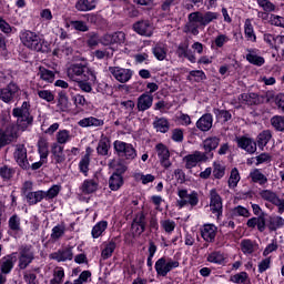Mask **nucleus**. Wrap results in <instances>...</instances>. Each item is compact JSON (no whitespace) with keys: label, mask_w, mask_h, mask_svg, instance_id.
I'll return each instance as SVG.
<instances>
[{"label":"nucleus","mask_w":284,"mask_h":284,"mask_svg":"<svg viewBox=\"0 0 284 284\" xmlns=\"http://www.w3.org/2000/svg\"><path fill=\"white\" fill-rule=\"evenodd\" d=\"M67 74L71 81H78L82 92H92V85L97 83V72L88 63L71 64L67 70Z\"/></svg>","instance_id":"1"},{"label":"nucleus","mask_w":284,"mask_h":284,"mask_svg":"<svg viewBox=\"0 0 284 284\" xmlns=\"http://www.w3.org/2000/svg\"><path fill=\"white\" fill-rule=\"evenodd\" d=\"M216 19H219L217 12H192L189 14L187 30L191 34L196 36L199 34V28H205V26H210V23H212V21H216Z\"/></svg>","instance_id":"2"},{"label":"nucleus","mask_w":284,"mask_h":284,"mask_svg":"<svg viewBox=\"0 0 284 284\" xmlns=\"http://www.w3.org/2000/svg\"><path fill=\"white\" fill-rule=\"evenodd\" d=\"M19 39L28 50H32L33 52H43V44L45 40L41 38L37 32L28 29H23L20 31Z\"/></svg>","instance_id":"3"},{"label":"nucleus","mask_w":284,"mask_h":284,"mask_svg":"<svg viewBox=\"0 0 284 284\" xmlns=\"http://www.w3.org/2000/svg\"><path fill=\"white\" fill-rule=\"evenodd\" d=\"M12 115L17 119V126L21 132H26L34 119L30 114V103L23 102L21 106L12 110Z\"/></svg>","instance_id":"4"},{"label":"nucleus","mask_w":284,"mask_h":284,"mask_svg":"<svg viewBox=\"0 0 284 284\" xmlns=\"http://www.w3.org/2000/svg\"><path fill=\"white\" fill-rule=\"evenodd\" d=\"M180 265L181 263L179 262V260L163 256L155 262L154 267L156 275L165 278V276H168V274H170L172 270H176Z\"/></svg>","instance_id":"5"},{"label":"nucleus","mask_w":284,"mask_h":284,"mask_svg":"<svg viewBox=\"0 0 284 284\" xmlns=\"http://www.w3.org/2000/svg\"><path fill=\"white\" fill-rule=\"evenodd\" d=\"M113 148L118 156L128 163H132L136 159V149L130 143L116 140L113 142Z\"/></svg>","instance_id":"6"},{"label":"nucleus","mask_w":284,"mask_h":284,"mask_svg":"<svg viewBox=\"0 0 284 284\" xmlns=\"http://www.w3.org/2000/svg\"><path fill=\"white\" fill-rule=\"evenodd\" d=\"M178 196L176 205L180 209L185 207V205H191V207L199 205V194H196V192L190 194L187 193V190L179 189Z\"/></svg>","instance_id":"7"},{"label":"nucleus","mask_w":284,"mask_h":284,"mask_svg":"<svg viewBox=\"0 0 284 284\" xmlns=\"http://www.w3.org/2000/svg\"><path fill=\"white\" fill-rule=\"evenodd\" d=\"M258 195L263 201H266L267 203H272V205H275V207H277L278 214L284 213V199L278 196L276 192L272 190H262L260 191Z\"/></svg>","instance_id":"8"},{"label":"nucleus","mask_w":284,"mask_h":284,"mask_svg":"<svg viewBox=\"0 0 284 284\" xmlns=\"http://www.w3.org/2000/svg\"><path fill=\"white\" fill-rule=\"evenodd\" d=\"M109 72L113 79H115V81H119V83H128V81H130L134 74L132 69H125L121 67H110Z\"/></svg>","instance_id":"9"},{"label":"nucleus","mask_w":284,"mask_h":284,"mask_svg":"<svg viewBox=\"0 0 284 284\" xmlns=\"http://www.w3.org/2000/svg\"><path fill=\"white\" fill-rule=\"evenodd\" d=\"M205 161H207V153H203L201 151H195L183 158V163L186 170H193V168H196L199 163H203Z\"/></svg>","instance_id":"10"},{"label":"nucleus","mask_w":284,"mask_h":284,"mask_svg":"<svg viewBox=\"0 0 284 284\" xmlns=\"http://www.w3.org/2000/svg\"><path fill=\"white\" fill-rule=\"evenodd\" d=\"M34 261V251L32 250L31 246H23L19 251V256H18V267L20 270H26L30 263Z\"/></svg>","instance_id":"11"},{"label":"nucleus","mask_w":284,"mask_h":284,"mask_svg":"<svg viewBox=\"0 0 284 284\" xmlns=\"http://www.w3.org/2000/svg\"><path fill=\"white\" fill-rule=\"evenodd\" d=\"M13 156L14 161L22 168V170H28V168H30V162H28V149H26V145L18 144Z\"/></svg>","instance_id":"12"},{"label":"nucleus","mask_w":284,"mask_h":284,"mask_svg":"<svg viewBox=\"0 0 284 284\" xmlns=\"http://www.w3.org/2000/svg\"><path fill=\"white\" fill-rule=\"evenodd\" d=\"M133 30L141 37H152L154 34V24L148 20L138 21L133 24Z\"/></svg>","instance_id":"13"},{"label":"nucleus","mask_w":284,"mask_h":284,"mask_svg":"<svg viewBox=\"0 0 284 284\" xmlns=\"http://www.w3.org/2000/svg\"><path fill=\"white\" fill-rule=\"evenodd\" d=\"M17 94H19V85L9 83L6 88L0 89V101H3V103H11Z\"/></svg>","instance_id":"14"},{"label":"nucleus","mask_w":284,"mask_h":284,"mask_svg":"<svg viewBox=\"0 0 284 284\" xmlns=\"http://www.w3.org/2000/svg\"><path fill=\"white\" fill-rule=\"evenodd\" d=\"M155 150L162 168H165V170H168V168H172V162L170 161V150L168 146H165L163 143H159L156 144Z\"/></svg>","instance_id":"15"},{"label":"nucleus","mask_w":284,"mask_h":284,"mask_svg":"<svg viewBox=\"0 0 284 284\" xmlns=\"http://www.w3.org/2000/svg\"><path fill=\"white\" fill-rule=\"evenodd\" d=\"M49 258L57 261L58 263H65V261H72L74 258V253L72 248H60L49 255Z\"/></svg>","instance_id":"16"},{"label":"nucleus","mask_w":284,"mask_h":284,"mask_svg":"<svg viewBox=\"0 0 284 284\" xmlns=\"http://www.w3.org/2000/svg\"><path fill=\"white\" fill-rule=\"evenodd\" d=\"M101 42L103 45H114V43L121 45L122 43H125V33L123 31H118L115 33L105 34Z\"/></svg>","instance_id":"17"},{"label":"nucleus","mask_w":284,"mask_h":284,"mask_svg":"<svg viewBox=\"0 0 284 284\" xmlns=\"http://www.w3.org/2000/svg\"><path fill=\"white\" fill-rule=\"evenodd\" d=\"M210 207L213 214H220L223 210V201L221 195L216 192V189L210 191Z\"/></svg>","instance_id":"18"},{"label":"nucleus","mask_w":284,"mask_h":284,"mask_svg":"<svg viewBox=\"0 0 284 284\" xmlns=\"http://www.w3.org/2000/svg\"><path fill=\"white\" fill-rule=\"evenodd\" d=\"M14 263H17V253L6 255L0 260V272L2 274H10L14 267Z\"/></svg>","instance_id":"19"},{"label":"nucleus","mask_w":284,"mask_h":284,"mask_svg":"<svg viewBox=\"0 0 284 284\" xmlns=\"http://www.w3.org/2000/svg\"><path fill=\"white\" fill-rule=\"evenodd\" d=\"M237 148L244 150L248 154L256 152V142L252 138L241 136L236 138Z\"/></svg>","instance_id":"20"},{"label":"nucleus","mask_w":284,"mask_h":284,"mask_svg":"<svg viewBox=\"0 0 284 284\" xmlns=\"http://www.w3.org/2000/svg\"><path fill=\"white\" fill-rule=\"evenodd\" d=\"M152 103H154V97L150 93H143L138 98L136 108L139 112H145V110H150L152 108Z\"/></svg>","instance_id":"21"},{"label":"nucleus","mask_w":284,"mask_h":284,"mask_svg":"<svg viewBox=\"0 0 284 284\" xmlns=\"http://www.w3.org/2000/svg\"><path fill=\"white\" fill-rule=\"evenodd\" d=\"M217 227L214 224H204L201 229V236L206 243H212L216 239Z\"/></svg>","instance_id":"22"},{"label":"nucleus","mask_w":284,"mask_h":284,"mask_svg":"<svg viewBox=\"0 0 284 284\" xmlns=\"http://www.w3.org/2000/svg\"><path fill=\"white\" fill-rule=\"evenodd\" d=\"M152 53L158 61H165L168 59V44L164 42H158L152 48Z\"/></svg>","instance_id":"23"},{"label":"nucleus","mask_w":284,"mask_h":284,"mask_svg":"<svg viewBox=\"0 0 284 284\" xmlns=\"http://www.w3.org/2000/svg\"><path fill=\"white\" fill-rule=\"evenodd\" d=\"M247 52L248 53L246 54V61H248V63H252V65H257L258 68L265 64V58L258 54V50L248 49Z\"/></svg>","instance_id":"24"},{"label":"nucleus","mask_w":284,"mask_h":284,"mask_svg":"<svg viewBox=\"0 0 284 284\" xmlns=\"http://www.w3.org/2000/svg\"><path fill=\"white\" fill-rule=\"evenodd\" d=\"M190 44L187 42H182L178 47V57H184L185 59H189L191 63H196V55L192 53V51H189Z\"/></svg>","instance_id":"25"},{"label":"nucleus","mask_w":284,"mask_h":284,"mask_svg":"<svg viewBox=\"0 0 284 284\" xmlns=\"http://www.w3.org/2000/svg\"><path fill=\"white\" fill-rule=\"evenodd\" d=\"M213 121L214 120L212 119V114L206 113L197 120L196 128L202 132H209V130H212Z\"/></svg>","instance_id":"26"},{"label":"nucleus","mask_w":284,"mask_h":284,"mask_svg":"<svg viewBox=\"0 0 284 284\" xmlns=\"http://www.w3.org/2000/svg\"><path fill=\"white\" fill-rule=\"evenodd\" d=\"M206 261L215 265H225L227 263V255L221 251H214L207 255Z\"/></svg>","instance_id":"27"},{"label":"nucleus","mask_w":284,"mask_h":284,"mask_svg":"<svg viewBox=\"0 0 284 284\" xmlns=\"http://www.w3.org/2000/svg\"><path fill=\"white\" fill-rule=\"evenodd\" d=\"M24 199L28 205H37V203H41L43 199H45V191H31Z\"/></svg>","instance_id":"28"},{"label":"nucleus","mask_w":284,"mask_h":284,"mask_svg":"<svg viewBox=\"0 0 284 284\" xmlns=\"http://www.w3.org/2000/svg\"><path fill=\"white\" fill-rule=\"evenodd\" d=\"M97 8V0H78L75 2V10L78 12H90Z\"/></svg>","instance_id":"29"},{"label":"nucleus","mask_w":284,"mask_h":284,"mask_svg":"<svg viewBox=\"0 0 284 284\" xmlns=\"http://www.w3.org/2000/svg\"><path fill=\"white\" fill-rule=\"evenodd\" d=\"M103 124V120L94 116L83 118L78 122V125H80V128H101Z\"/></svg>","instance_id":"30"},{"label":"nucleus","mask_w":284,"mask_h":284,"mask_svg":"<svg viewBox=\"0 0 284 284\" xmlns=\"http://www.w3.org/2000/svg\"><path fill=\"white\" fill-rule=\"evenodd\" d=\"M109 187L112 192H118L123 187V175L119 173H113L109 179Z\"/></svg>","instance_id":"31"},{"label":"nucleus","mask_w":284,"mask_h":284,"mask_svg":"<svg viewBox=\"0 0 284 284\" xmlns=\"http://www.w3.org/2000/svg\"><path fill=\"white\" fill-rule=\"evenodd\" d=\"M9 231L11 234H22L23 230L21 229V217L14 214L9 219Z\"/></svg>","instance_id":"32"},{"label":"nucleus","mask_w":284,"mask_h":284,"mask_svg":"<svg viewBox=\"0 0 284 284\" xmlns=\"http://www.w3.org/2000/svg\"><path fill=\"white\" fill-rule=\"evenodd\" d=\"M80 190L82 194H94L99 190V183L94 180H84Z\"/></svg>","instance_id":"33"},{"label":"nucleus","mask_w":284,"mask_h":284,"mask_svg":"<svg viewBox=\"0 0 284 284\" xmlns=\"http://www.w3.org/2000/svg\"><path fill=\"white\" fill-rule=\"evenodd\" d=\"M108 230V221L98 222L91 230L92 239H101L103 233Z\"/></svg>","instance_id":"34"},{"label":"nucleus","mask_w":284,"mask_h":284,"mask_svg":"<svg viewBox=\"0 0 284 284\" xmlns=\"http://www.w3.org/2000/svg\"><path fill=\"white\" fill-rule=\"evenodd\" d=\"M244 36L252 43H256V32H254V26H252L251 19H246L244 22Z\"/></svg>","instance_id":"35"},{"label":"nucleus","mask_w":284,"mask_h":284,"mask_svg":"<svg viewBox=\"0 0 284 284\" xmlns=\"http://www.w3.org/2000/svg\"><path fill=\"white\" fill-rule=\"evenodd\" d=\"M38 152L40 158L47 159L50 154V144L48 143V140L44 138H40L38 141Z\"/></svg>","instance_id":"36"},{"label":"nucleus","mask_w":284,"mask_h":284,"mask_svg":"<svg viewBox=\"0 0 284 284\" xmlns=\"http://www.w3.org/2000/svg\"><path fill=\"white\" fill-rule=\"evenodd\" d=\"M153 128L156 132L165 134V132L170 130V122H168V119L165 118H156L153 122Z\"/></svg>","instance_id":"37"},{"label":"nucleus","mask_w":284,"mask_h":284,"mask_svg":"<svg viewBox=\"0 0 284 284\" xmlns=\"http://www.w3.org/2000/svg\"><path fill=\"white\" fill-rule=\"evenodd\" d=\"M132 232L135 233L136 236H140V234L145 232V217L143 215L133 221Z\"/></svg>","instance_id":"38"},{"label":"nucleus","mask_w":284,"mask_h":284,"mask_svg":"<svg viewBox=\"0 0 284 284\" xmlns=\"http://www.w3.org/2000/svg\"><path fill=\"white\" fill-rule=\"evenodd\" d=\"M38 77H40V79L42 81H45V83H54L55 74L50 69H47L44 67H40L39 72H38Z\"/></svg>","instance_id":"39"},{"label":"nucleus","mask_w":284,"mask_h":284,"mask_svg":"<svg viewBox=\"0 0 284 284\" xmlns=\"http://www.w3.org/2000/svg\"><path fill=\"white\" fill-rule=\"evenodd\" d=\"M250 178L253 183H258V185H265V183H267V176H265L258 169L251 171Z\"/></svg>","instance_id":"40"},{"label":"nucleus","mask_w":284,"mask_h":284,"mask_svg":"<svg viewBox=\"0 0 284 284\" xmlns=\"http://www.w3.org/2000/svg\"><path fill=\"white\" fill-rule=\"evenodd\" d=\"M271 140H272V132L270 130H265V131L261 132L257 135V145H258L260 150H263L265 148V145H267V143H270Z\"/></svg>","instance_id":"41"},{"label":"nucleus","mask_w":284,"mask_h":284,"mask_svg":"<svg viewBox=\"0 0 284 284\" xmlns=\"http://www.w3.org/2000/svg\"><path fill=\"white\" fill-rule=\"evenodd\" d=\"M55 139L57 143L60 145H65V143H70L72 141V135L69 130L63 129L57 133Z\"/></svg>","instance_id":"42"},{"label":"nucleus","mask_w":284,"mask_h":284,"mask_svg":"<svg viewBox=\"0 0 284 284\" xmlns=\"http://www.w3.org/2000/svg\"><path fill=\"white\" fill-rule=\"evenodd\" d=\"M51 152L53 156H55L58 163H63V161H65V156H63V146H61L59 142L52 144Z\"/></svg>","instance_id":"43"},{"label":"nucleus","mask_w":284,"mask_h":284,"mask_svg":"<svg viewBox=\"0 0 284 284\" xmlns=\"http://www.w3.org/2000/svg\"><path fill=\"white\" fill-rule=\"evenodd\" d=\"M239 99L241 103H246V105H256L258 103V95L256 93H243Z\"/></svg>","instance_id":"44"},{"label":"nucleus","mask_w":284,"mask_h":284,"mask_svg":"<svg viewBox=\"0 0 284 284\" xmlns=\"http://www.w3.org/2000/svg\"><path fill=\"white\" fill-rule=\"evenodd\" d=\"M65 278V270L63 267L58 266L53 270V277L50 281V284H61Z\"/></svg>","instance_id":"45"},{"label":"nucleus","mask_w":284,"mask_h":284,"mask_svg":"<svg viewBox=\"0 0 284 284\" xmlns=\"http://www.w3.org/2000/svg\"><path fill=\"white\" fill-rule=\"evenodd\" d=\"M114 250H116V243L114 241L106 243L101 252L103 261H108L114 254Z\"/></svg>","instance_id":"46"},{"label":"nucleus","mask_w":284,"mask_h":284,"mask_svg":"<svg viewBox=\"0 0 284 284\" xmlns=\"http://www.w3.org/2000/svg\"><path fill=\"white\" fill-rule=\"evenodd\" d=\"M134 181L142 182L143 185H148V183H154V175L152 174H143L142 172H136L133 174Z\"/></svg>","instance_id":"47"},{"label":"nucleus","mask_w":284,"mask_h":284,"mask_svg":"<svg viewBox=\"0 0 284 284\" xmlns=\"http://www.w3.org/2000/svg\"><path fill=\"white\" fill-rule=\"evenodd\" d=\"M71 53H72V47H70L68 43L61 44L53 50L54 57H70Z\"/></svg>","instance_id":"48"},{"label":"nucleus","mask_w":284,"mask_h":284,"mask_svg":"<svg viewBox=\"0 0 284 284\" xmlns=\"http://www.w3.org/2000/svg\"><path fill=\"white\" fill-rule=\"evenodd\" d=\"M19 126L14 124H10L6 128L4 132L6 135L11 140V143L13 141H17L19 139Z\"/></svg>","instance_id":"49"},{"label":"nucleus","mask_w":284,"mask_h":284,"mask_svg":"<svg viewBox=\"0 0 284 284\" xmlns=\"http://www.w3.org/2000/svg\"><path fill=\"white\" fill-rule=\"evenodd\" d=\"M19 126L14 124H10L6 128L4 132L6 135L11 140V143L13 141H17L19 139Z\"/></svg>","instance_id":"50"},{"label":"nucleus","mask_w":284,"mask_h":284,"mask_svg":"<svg viewBox=\"0 0 284 284\" xmlns=\"http://www.w3.org/2000/svg\"><path fill=\"white\" fill-rule=\"evenodd\" d=\"M221 140L219 138H209L204 140L203 148L205 152H212V150H216L219 148V143Z\"/></svg>","instance_id":"51"},{"label":"nucleus","mask_w":284,"mask_h":284,"mask_svg":"<svg viewBox=\"0 0 284 284\" xmlns=\"http://www.w3.org/2000/svg\"><path fill=\"white\" fill-rule=\"evenodd\" d=\"M109 168H111V170H114L115 174H124L128 170V166L121 162H119V160H112L109 163Z\"/></svg>","instance_id":"52"},{"label":"nucleus","mask_w":284,"mask_h":284,"mask_svg":"<svg viewBox=\"0 0 284 284\" xmlns=\"http://www.w3.org/2000/svg\"><path fill=\"white\" fill-rule=\"evenodd\" d=\"M284 226V219L281 216H274L270 220L268 230L272 232H276V230H281Z\"/></svg>","instance_id":"53"},{"label":"nucleus","mask_w":284,"mask_h":284,"mask_svg":"<svg viewBox=\"0 0 284 284\" xmlns=\"http://www.w3.org/2000/svg\"><path fill=\"white\" fill-rule=\"evenodd\" d=\"M240 181H241V174L239 173V169L236 168L232 169L229 178V187H236Z\"/></svg>","instance_id":"54"},{"label":"nucleus","mask_w":284,"mask_h":284,"mask_svg":"<svg viewBox=\"0 0 284 284\" xmlns=\"http://www.w3.org/2000/svg\"><path fill=\"white\" fill-rule=\"evenodd\" d=\"M241 250L243 254H252L256 250V245L251 240H243L241 242Z\"/></svg>","instance_id":"55"},{"label":"nucleus","mask_w":284,"mask_h":284,"mask_svg":"<svg viewBox=\"0 0 284 284\" xmlns=\"http://www.w3.org/2000/svg\"><path fill=\"white\" fill-rule=\"evenodd\" d=\"M271 125L277 130V132H284V116L275 115L271 119Z\"/></svg>","instance_id":"56"},{"label":"nucleus","mask_w":284,"mask_h":284,"mask_svg":"<svg viewBox=\"0 0 284 284\" xmlns=\"http://www.w3.org/2000/svg\"><path fill=\"white\" fill-rule=\"evenodd\" d=\"M213 176L215 179H223L225 176V166L221 162L213 163Z\"/></svg>","instance_id":"57"},{"label":"nucleus","mask_w":284,"mask_h":284,"mask_svg":"<svg viewBox=\"0 0 284 284\" xmlns=\"http://www.w3.org/2000/svg\"><path fill=\"white\" fill-rule=\"evenodd\" d=\"M160 225H161L162 230H164V232H166V234H172V232H174V230H176V222H174L172 220H163L160 222Z\"/></svg>","instance_id":"58"},{"label":"nucleus","mask_w":284,"mask_h":284,"mask_svg":"<svg viewBox=\"0 0 284 284\" xmlns=\"http://www.w3.org/2000/svg\"><path fill=\"white\" fill-rule=\"evenodd\" d=\"M59 192H61V185H52L48 191H44V199L50 201V199H55L59 196Z\"/></svg>","instance_id":"59"},{"label":"nucleus","mask_w":284,"mask_h":284,"mask_svg":"<svg viewBox=\"0 0 284 284\" xmlns=\"http://www.w3.org/2000/svg\"><path fill=\"white\" fill-rule=\"evenodd\" d=\"M232 283H237V284H248L250 283V277L245 272L237 273L233 276H231Z\"/></svg>","instance_id":"60"},{"label":"nucleus","mask_w":284,"mask_h":284,"mask_svg":"<svg viewBox=\"0 0 284 284\" xmlns=\"http://www.w3.org/2000/svg\"><path fill=\"white\" fill-rule=\"evenodd\" d=\"M0 30L4 34H14L17 32V28L11 27L3 18L0 17Z\"/></svg>","instance_id":"61"},{"label":"nucleus","mask_w":284,"mask_h":284,"mask_svg":"<svg viewBox=\"0 0 284 284\" xmlns=\"http://www.w3.org/2000/svg\"><path fill=\"white\" fill-rule=\"evenodd\" d=\"M149 255L146 258V265L150 270H152V258H154V254H156V245L154 244V242H150L149 243V248H148Z\"/></svg>","instance_id":"62"},{"label":"nucleus","mask_w":284,"mask_h":284,"mask_svg":"<svg viewBox=\"0 0 284 284\" xmlns=\"http://www.w3.org/2000/svg\"><path fill=\"white\" fill-rule=\"evenodd\" d=\"M92 277V273L90 271H83L79 278L74 280L73 283L72 282H65L64 284H83V283H88V280Z\"/></svg>","instance_id":"63"},{"label":"nucleus","mask_w":284,"mask_h":284,"mask_svg":"<svg viewBox=\"0 0 284 284\" xmlns=\"http://www.w3.org/2000/svg\"><path fill=\"white\" fill-rule=\"evenodd\" d=\"M97 150H98V154H101V156H106L110 150V141L101 140L98 144Z\"/></svg>","instance_id":"64"}]
</instances>
